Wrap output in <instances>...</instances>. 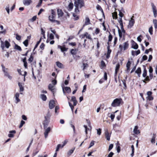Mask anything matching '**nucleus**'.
I'll list each match as a JSON object with an SVG mask.
<instances>
[{
	"label": "nucleus",
	"mask_w": 157,
	"mask_h": 157,
	"mask_svg": "<svg viewBox=\"0 0 157 157\" xmlns=\"http://www.w3.org/2000/svg\"><path fill=\"white\" fill-rule=\"evenodd\" d=\"M121 18L122 17H121V18L119 19V23L120 24L121 26V28L122 29L123 27V25L122 23V19Z\"/></svg>",
	"instance_id": "40"
},
{
	"label": "nucleus",
	"mask_w": 157,
	"mask_h": 157,
	"mask_svg": "<svg viewBox=\"0 0 157 157\" xmlns=\"http://www.w3.org/2000/svg\"><path fill=\"white\" fill-rule=\"evenodd\" d=\"M82 38H84L85 36L89 39H91V38L90 35L88 34L87 32L85 33L84 34L82 35Z\"/></svg>",
	"instance_id": "25"
},
{
	"label": "nucleus",
	"mask_w": 157,
	"mask_h": 157,
	"mask_svg": "<svg viewBox=\"0 0 157 157\" xmlns=\"http://www.w3.org/2000/svg\"><path fill=\"white\" fill-rule=\"evenodd\" d=\"M105 136L107 140L109 141V140L110 135L108 131H106L105 132Z\"/></svg>",
	"instance_id": "26"
},
{
	"label": "nucleus",
	"mask_w": 157,
	"mask_h": 157,
	"mask_svg": "<svg viewBox=\"0 0 157 157\" xmlns=\"http://www.w3.org/2000/svg\"><path fill=\"white\" fill-rule=\"evenodd\" d=\"M131 148L132 149V153L131 154V156L132 157L134 155V148L133 145H132L131 147Z\"/></svg>",
	"instance_id": "36"
},
{
	"label": "nucleus",
	"mask_w": 157,
	"mask_h": 157,
	"mask_svg": "<svg viewBox=\"0 0 157 157\" xmlns=\"http://www.w3.org/2000/svg\"><path fill=\"white\" fill-rule=\"evenodd\" d=\"M88 126L89 128H88L87 126L86 125H84V127L85 128V132L86 134H87L88 131H91V126L90 125V122H88Z\"/></svg>",
	"instance_id": "12"
},
{
	"label": "nucleus",
	"mask_w": 157,
	"mask_h": 157,
	"mask_svg": "<svg viewBox=\"0 0 157 157\" xmlns=\"http://www.w3.org/2000/svg\"><path fill=\"white\" fill-rule=\"evenodd\" d=\"M132 48L135 49H137L138 48L137 44L133 41L132 43Z\"/></svg>",
	"instance_id": "21"
},
{
	"label": "nucleus",
	"mask_w": 157,
	"mask_h": 157,
	"mask_svg": "<svg viewBox=\"0 0 157 157\" xmlns=\"http://www.w3.org/2000/svg\"><path fill=\"white\" fill-rule=\"evenodd\" d=\"M18 85L19 87L20 92V94H22V93L21 92H23L24 90V89L23 87L24 84L21 82H19L18 83Z\"/></svg>",
	"instance_id": "10"
},
{
	"label": "nucleus",
	"mask_w": 157,
	"mask_h": 157,
	"mask_svg": "<svg viewBox=\"0 0 157 157\" xmlns=\"http://www.w3.org/2000/svg\"><path fill=\"white\" fill-rule=\"evenodd\" d=\"M14 48L15 49H17L19 51H21V47L20 46L18 45L17 44L15 45V47H14Z\"/></svg>",
	"instance_id": "41"
},
{
	"label": "nucleus",
	"mask_w": 157,
	"mask_h": 157,
	"mask_svg": "<svg viewBox=\"0 0 157 157\" xmlns=\"http://www.w3.org/2000/svg\"><path fill=\"white\" fill-rule=\"evenodd\" d=\"M62 145L61 144H59L57 145V146L56 147V151L57 152L59 151V149L60 148H62L63 147H62Z\"/></svg>",
	"instance_id": "43"
},
{
	"label": "nucleus",
	"mask_w": 157,
	"mask_h": 157,
	"mask_svg": "<svg viewBox=\"0 0 157 157\" xmlns=\"http://www.w3.org/2000/svg\"><path fill=\"white\" fill-rule=\"evenodd\" d=\"M40 98L43 101H45L47 99L46 96L44 94H41L40 96Z\"/></svg>",
	"instance_id": "37"
},
{
	"label": "nucleus",
	"mask_w": 157,
	"mask_h": 157,
	"mask_svg": "<svg viewBox=\"0 0 157 157\" xmlns=\"http://www.w3.org/2000/svg\"><path fill=\"white\" fill-rule=\"evenodd\" d=\"M25 122L24 121H23V120L21 121V122L19 126V128H20L21 127H22V126H23V125L25 124Z\"/></svg>",
	"instance_id": "51"
},
{
	"label": "nucleus",
	"mask_w": 157,
	"mask_h": 157,
	"mask_svg": "<svg viewBox=\"0 0 157 157\" xmlns=\"http://www.w3.org/2000/svg\"><path fill=\"white\" fill-rule=\"evenodd\" d=\"M104 78L105 80H106L107 78V73L105 72L104 75Z\"/></svg>",
	"instance_id": "60"
},
{
	"label": "nucleus",
	"mask_w": 157,
	"mask_h": 157,
	"mask_svg": "<svg viewBox=\"0 0 157 157\" xmlns=\"http://www.w3.org/2000/svg\"><path fill=\"white\" fill-rule=\"evenodd\" d=\"M19 94L18 93H16L15 95V98L16 101V103H17L20 101V100L19 98Z\"/></svg>",
	"instance_id": "22"
},
{
	"label": "nucleus",
	"mask_w": 157,
	"mask_h": 157,
	"mask_svg": "<svg viewBox=\"0 0 157 157\" xmlns=\"http://www.w3.org/2000/svg\"><path fill=\"white\" fill-rule=\"evenodd\" d=\"M58 48H60L61 51L62 52H63L64 51H67V48H65V47H62V46L58 45Z\"/></svg>",
	"instance_id": "30"
},
{
	"label": "nucleus",
	"mask_w": 157,
	"mask_h": 157,
	"mask_svg": "<svg viewBox=\"0 0 157 157\" xmlns=\"http://www.w3.org/2000/svg\"><path fill=\"white\" fill-rule=\"evenodd\" d=\"M149 32L151 35H152L153 34V30L152 27H151L149 29Z\"/></svg>",
	"instance_id": "54"
},
{
	"label": "nucleus",
	"mask_w": 157,
	"mask_h": 157,
	"mask_svg": "<svg viewBox=\"0 0 157 157\" xmlns=\"http://www.w3.org/2000/svg\"><path fill=\"white\" fill-rule=\"evenodd\" d=\"M51 116V114L49 112H48L47 113L46 115L45 116V117H46L47 118H50Z\"/></svg>",
	"instance_id": "50"
},
{
	"label": "nucleus",
	"mask_w": 157,
	"mask_h": 157,
	"mask_svg": "<svg viewBox=\"0 0 157 157\" xmlns=\"http://www.w3.org/2000/svg\"><path fill=\"white\" fill-rule=\"evenodd\" d=\"M71 53L73 55H75L77 53V51L76 49H72L71 50Z\"/></svg>",
	"instance_id": "47"
},
{
	"label": "nucleus",
	"mask_w": 157,
	"mask_h": 157,
	"mask_svg": "<svg viewBox=\"0 0 157 157\" xmlns=\"http://www.w3.org/2000/svg\"><path fill=\"white\" fill-rule=\"evenodd\" d=\"M109 46H108L107 48L108 51L106 56V58L107 59L109 58V57L110 54L111 52V50L109 49Z\"/></svg>",
	"instance_id": "27"
},
{
	"label": "nucleus",
	"mask_w": 157,
	"mask_h": 157,
	"mask_svg": "<svg viewBox=\"0 0 157 157\" xmlns=\"http://www.w3.org/2000/svg\"><path fill=\"white\" fill-rule=\"evenodd\" d=\"M64 90L65 91H66L67 93H70L71 92V89L70 87H65L64 88Z\"/></svg>",
	"instance_id": "38"
},
{
	"label": "nucleus",
	"mask_w": 157,
	"mask_h": 157,
	"mask_svg": "<svg viewBox=\"0 0 157 157\" xmlns=\"http://www.w3.org/2000/svg\"><path fill=\"white\" fill-rule=\"evenodd\" d=\"M23 3L25 6H28L32 2V0H23Z\"/></svg>",
	"instance_id": "14"
},
{
	"label": "nucleus",
	"mask_w": 157,
	"mask_h": 157,
	"mask_svg": "<svg viewBox=\"0 0 157 157\" xmlns=\"http://www.w3.org/2000/svg\"><path fill=\"white\" fill-rule=\"evenodd\" d=\"M50 127H48L46 128V129H45V132L44 133V136L45 138H46L47 137L48 133L50 132Z\"/></svg>",
	"instance_id": "17"
},
{
	"label": "nucleus",
	"mask_w": 157,
	"mask_h": 157,
	"mask_svg": "<svg viewBox=\"0 0 157 157\" xmlns=\"http://www.w3.org/2000/svg\"><path fill=\"white\" fill-rule=\"evenodd\" d=\"M113 144H110L108 150L109 151H110L113 148Z\"/></svg>",
	"instance_id": "58"
},
{
	"label": "nucleus",
	"mask_w": 157,
	"mask_h": 157,
	"mask_svg": "<svg viewBox=\"0 0 157 157\" xmlns=\"http://www.w3.org/2000/svg\"><path fill=\"white\" fill-rule=\"evenodd\" d=\"M70 126L73 128V132H74V133H75V127L74 126V125H73L71 123L70 124Z\"/></svg>",
	"instance_id": "56"
},
{
	"label": "nucleus",
	"mask_w": 157,
	"mask_h": 157,
	"mask_svg": "<svg viewBox=\"0 0 157 157\" xmlns=\"http://www.w3.org/2000/svg\"><path fill=\"white\" fill-rule=\"evenodd\" d=\"M101 66L103 67H104L105 66V63L104 61H101Z\"/></svg>",
	"instance_id": "63"
},
{
	"label": "nucleus",
	"mask_w": 157,
	"mask_h": 157,
	"mask_svg": "<svg viewBox=\"0 0 157 157\" xmlns=\"http://www.w3.org/2000/svg\"><path fill=\"white\" fill-rule=\"evenodd\" d=\"M2 71L4 73V75L5 76L8 78V79L11 80L12 79V77L7 72V69L5 68V67L3 65H2Z\"/></svg>",
	"instance_id": "6"
},
{
	"label": "nucleus",
	"mask_w": 157,
	"mask_h": 157,
	"mask_svg": "<svg viewBox=\"0 0 157 157\" xmlns=\"http://www.w3.org/2000/svg\"><path fill=\"white\" fill-rule=\"evenodd\" d=\"M48 89L50 90L52 92H54L55 89V86L52 84H50L48 86Z\"/></svg>",
	"instance_id": "16"
},
{
	"label": "nucleus",
	"mask_w": 157,
	"mask_h": 157,
	"mask_svg": "<svg viewBox=\"0 0 157 157\" xmlns=\"http://www.w3.org/2000/svg\"><path fill=\"white\" fill-rule=\"evenodd\" d=\"M156 138V134H153L152 138L151 140V142L152 144H154L155 143V139Z\"/></svg>",
	"instance_id": "31"
},
{
	"label": "nucleus",
	"mask_w": 157,
	"mask_h": 157,
	"mask_svg": "<svg viewBox=\"0 0 157 157\" xmlns=\"http://www.w3.org/2000/svg\"><path fill=\"white\" fill-rule=\"evenodd\" d=\"M113 154H114L113 152H110L107 157H112Z\"/></svg>",
	"instance_id": "64"
},
{
	"label": "nucleus",
	"mask_w": 157,
	"mask_h": 157,
	"mask_svg": "<svg viewBox=\"0 0 157 157\" xmlns=\"http://www.w3.org/2000/svg\"><path fill=\"white\" fill-rule=\"evenodd\" d=\"M45 44L43 43H42L40 46V48L42 50H43L45 47Z\"/></svg>",
	"instance_id": "53"
},
{
	"label": "nucleus",
	"mask_w": 157,
	"mask_h": 157,
	"mask_svg": "<svg viewBox=\"0 0 157 157\" xmlns=\"http://www.w3.org/2000/svg\"><path fill=\"white\" fill-rule=\"evenodd\" d=\"M43 0H39L38 5L36 6V7H39L41 6V4H42V1Z\"/></svg>",
	"instance_id": "55"
},
{
	"label": "nucleus",
	"mask_w": 157,
	"mask_h": 157,
	"mask_svg": "<svg viewBox=\"0 0 157 157\" xmlns=\"http://www.w3.org/2000/svg\"><path fill=\"white\" fill-rule=\"evenodd\" d=\"M50 119L45 117V120L44 121L43 124L44 125V128H46L48 125V124L50 122Z\"/></svg>",
	"instance_id": "9"
},
{
	"label": "nucleus",
	"mask_w": 157,
	"mask_h": 157,
	"mask_svg": "<svg viewBox=\"0 0 157 157\" xmlns=\"http://www.w3.org/2000/svg\"><path fill=\"white\" fill-rule=\"evenodd\" d=\"M23 44H24L25 47H27L28 44V40L27 39L24 41L23 42Z\"/></svg>",
	"instance_id": "49"
},
{
	"label": "nucleus",
	"mask_w": 157,
	"mask_h": 157,
	"mask_svg": "<svg viewBox=\"0 0 157 157\" xmlns=\"http://www.w3.org/2000/svg\"><path fill=\"white\" fill-rule=\"evenodd\" d=\"M147 71L145 67H144V70L143 71L142 76L144 78V79L143 80L144 82L146 83L147 82H148L150 81L149 77L148 76H147Z\"/></svg>",
	"instance_id": "3"
},
{
	"label": "nucleus",
	"mask_w": 157,
	"mask_h": 157,
	"mask_svg": "<svg viewBox=\"0 0 157 157\" xmlns=\"http://www.w3.org/2000/svg\"><path fill=\"white\" fill-rule=\"evenodd\" d=\"M74 5L75 12L76 14L79 13L80 12L79 9L84 6L83 0H75Z\"/></svg>",
	"instance_id": "1"
},
{
	"label": "nucleus",
	"mask_w": 157,
	"mask_h": 157,
	"mask_svg": "<svg viewBox=\"0 0 157 157\" xmlns=\"http://www.w3.org/2000/svg\"><path fill=\"white\" fill-rule=\"evenodd\" d=\"M153 23L154 25V26L155 29L157 28V20L156 19L153 20Z\"/></svg>",
	"instance_id": "45"
},
{
	"label": "nucleus",
	"mask_w": 157,
	"mask_h": 157,
	"mask_svg": "<svg viewBox=\"0 0 157 157\" xmlns=\"http://www.w3.org/2000/svg\"><path fill=\"white\" fill-rule=\"evenodd\" d=\"M128 47V42H125L123 44V48L125 50Z\"/></svg>",
	"instance_id": "29"
},
{
	"label": "nucleus",
	"mask_w": 157,
	"mask_h": 157,
	"mask_svg": "<svg viewBox=\"0 0 157 157\" xmlns=\"http://www.w3.org/2000/svg\"><path fill=\"white\" fill-rule=\"evenodd\" d=\"M56 16V15L55 12L53 10H52L51 15H49L48 17L49 20L52 22H56L57 24H60V22L59 21L54 19L55 18Z\"/></svg>",
	"instance_id": "2"
},
{
	"label": "nucleus",
	"mask_w": 157,
	"mask_h": 157,
	"mask_svg": "<svg viewBox=\"0 0 157 157\" xmlns=\"http://www.w3.org/2000/svg\"><path fill=\"white\" fill-rule=\"evenodd\" d=\"M118 32L119 33V35L120 38H121L123 36H124V35L125 33V31L124 29V28L123 27V28H121V30H120L118 27Z\"/></svg>",
	"instance_id": "8"
},
{
	"label": "nucleus",
	"mask_w": 157,
	"mask_h": 157,
	"mask_svg": "<svg viewBox=\"0 0 157 157\" xmlns=\"http://www.w3.org/2000/svg\"><path fill=\"white\" fill-rule=\"evenodd\" d=\"M141 72V70L140 67H138L136 71L135 72L138 75V76L140 77V74Z\"/></svg>",
	"instance_id": "23"
},
{
	"label": "nucleus",
	"mask_w": 157,
	"mask_h": 157,
	"mask_svg": "<svg viewBox=\"0 0 157 157\" xmlns=\"http://www.w3.org/2000/svg\"><path fill=\"white\" fill-rule=\"evenodd\" d=\"M56 65L58 67L60 68H63V65L62 64L59 62H56Z\"/></svg>",
	"instance_id": "35"
},
{
	"label": "nucleus",
	"mask_w": 157,
	"mask_h": 157,
	"mask_svg": "<svg viewBox=\"0 0 157 157\" xmlns=\"http://www.w3.org/2000/svg\"><path fill=\"white\" fill-rule=\"evenodd\" d=\"M16 39L17 40H20L21 39V36L17 34L16 36Z\"/></svg>",
	"instance_id": "61"
},
{
	"label": "nucleus",
	"mask_w": 157,
	"mask_h": 157,
	"mask_svg": "<svg viewBox=\"0 0 157 157\" xmlns=\"http://www.w3.org/2000/svg\"><path fill=\"white\" fill-rule=\"evenodd\" d=\"M153 71V68L152 67L150 66L149 70V77L151 78L153 77V74H152Z\"/></svg>",
	"instance_id": "28"
},
{
	"label": "nucleus",
	"mask_w": 157,
	"mask_h": 157,
	"mask_svg": "<svg viewBox=\"0 0 157 157\" xmlns=\"http://www.w3.org/2000/svg\"><path fill=\"white\" fill-rule=\"evenodd\" d=\"M16 132L15 130H12L9 131L10 134H8V136L9 137L12 138L14 136L13 134H15Z\"/></svg>",
	"instance_id": "19"
},
{
	"label": "nucleus",
	"mask_w": 157,
	"mask_h": 157,
	"mask_svg": "<svg viewBox=\"0 0 157 157\" xmlns=\"http://www.w3.org/2000/svg\"><path fill=\"white\" fill-rule=\"evenodd\" d=\"M33 59V56H32L31 55L30 56V58H29V59H28L29 62H32Z\"/></svg>",
	"instance_id": "62"
},
{
	"label": "nucleus",
	"mask_w": 157,
	"mask_h": 157,
	"mask_svg": "<svg viewBox=\"0 0 157 157\" xmlns=\"http://www.w3.org/2000/svg\"><path fill=\"white\" fill-rule=\"evenodd\" d=\"M55 101L54 100H52L49 102V105L50 109H53L55 107Z\"/></svg>",
	"instance_id": "15"
},
{
	"label": "nucleus",
	"mask_w": 157,
	"mask_h": 157,
	"mask_svg": "<svg viewBox=\"0 0 157 157\" xmlns=\"http://www.w3.org/2000/svg\"><path fill=\"white\" fill-rule=\"evenodd\" d=\"M151 5L152 10L154 16L156 17L157 15V11L156 6L153 3H151Z\"/></svg>",
	"instance_id": "7"
},
{
	"label": "nucleus",
	"mask_w": 157,
	"mask_h": 157,
	"mask_svg": "<svg viewBox=\"0 0 157 157\" xmlns=\"http://www.w3.org/2000/svg\"><path fill=\"white\" fill-rule=\"evenodd\" d=\"M141 37H142L141 35H140L139 36H138L137 38V40L139 42H140L142 41V40L141 38Z\"/></svg>",
	"instance_id": "59"
},
{
	"label": "nucleus",
	"mask_w": 157,
	"mask_h": 157,
	"mask_svg": "<svg viewBox=\"0 0 157 157\" xmlns=\"http://www.w3.org/2000/svg\"><path fill=\"white\" fill-rule=\"evenodd\" d=\"M140 53V51L139 50H138L137 51H132V55L133 56L135 55H137Z\"/></svg>",
	"instance_id": "24"
},
{
	"label": "nucleus",
	"mask_w": 157,
	"mask_h": 157,
	"mask_svg": "<svg viewBox=\"0 0 157 157\" xmlns=\"http://www.w3.org/2000/svg\"><path fill=\"white\" fill-rule=\"evenodd\" d=\"M108 42L107 43V44L109 45V42L111 41V40L112 39V36L111 34H109V36L108 37Z\"/></svg>",
	"instance_id": "46"
},
{
	"label": "nucleus",
	"mask_w": 157,
	"mask_h": 157,
	"mask_svg": "<svg viewBox=\"0 0 157 157\" xmlns=\"http://www.w3.org/2000/svg\"><path fill=\"white\" fill-rule=\"evenodd\" d=\"M121 99H115L112 103L111 106L114 107L119 106L121 103Z\"/></svg>",
	"instance_id": "5"
},
{
	"label": "nucleus",
	"mask_w": 157,
	"mask_h": 157,
	"mask_svg": "<svg viewBox=\"0 0 157 157\" xmlns=\"http://www.w3.org/2000/svg\"><path fill=\"white\" fill-rule=\"evenodd\" d=\"M90 24V20L88 17H86L85 19L84 25H88Z\"/></svg>",
	"instance_id": "32"
},
{
	"label": "nucleus",
	"mask_w": 157,
	"mask_h": 157,
	"mask_svg": "<svg viewBox=\"0 0 157 157\" xmlns=\"http://www.w3.org/2000/svg\"><path fill=\"white\" fill-rule=\"evenodd\" d=\"M68 9L69 11H71L73 7V4L71 3L70 2L68 5Z\"/></svg>",
	"instance_id": "33"
},
{
	"label": "nucleus",
	"mask_w": 157,
	"mask_h": 157,
	"mask_svg": "<svg viewBox=\"0 0 157 157\" xmlns=\"http://www.w3.org/2000/svg\"><path fill=\"white\" fill-rule=\"evenodd\" d=\"M135 21L132 18H131V20L129 21V23L128 25V28H131L134 25Z\"/></svg>",
	"instance_id": "13"
},
{
	"label": "nucleus",
	"mask_w": 157,
	"mask_h": 157,
	"mask_svg": "<svg viewBox=\"0 0 157 157\" xmlns=\"http://www.w3.org/2000/svg\"><path fill=\"white\" fill-rule=\"evenodd\" d=\"M73 16L74 17V19H75V20H77L78 19V17L77 15L75 13H73Z\"/></svg>",
	"instance_id": "44"
},
{
	"label": "nucleus",
	"mask_w": 157,
	"mask_h": 157,
	"mask_svg": "<svg viewBox=\"0 0 157 157\" xmlns=\"http://www.w3.org/2000/svg\"><path fill=\"white\" fill-rule=\"evenodd\" d=\"M57 13L59 17H61L62 16L63 13L60 9L57 10Z\"/></svg>",
	"instance_id": "34"
},
{
	"label": "nucleus",
	"mask_w": 157,
	"mask_h": 157,
	"mask_svg": "<svg viewBox=\"0 0 157 157\" xmlns=\"http://www.w3.org/2000/svg\"><path fill=\"white\" fill-rule=\"evenodd\" d=\"M9 5H7L6 7V10L8 13L9 14L10 13V10H9Z\"/></svg>",
	"instance_id": "52"
},
{
	"label": "nucleus",
	"mask_w": 157,
	"mask_h": 157,
	"mask_svg": "<svg viewBox=\"0 0 157 157\" xmlns=\"http://www.w3.org/2000/svg\"><path fill=\"white\" fill-rule=\"evenodd\" d=\"M131 62L129 61H128L127 64H126V67H130L131 65Z\"/></svg>",
	"instance_id": "57"
},
{
	"label": "nucleus",
	"mask_w": 157,
	"mask_h": 157,
	"mask_svg": "<svg viewBox=\"0 0 157 157\" xmlns=\"http://www.w3.org/2000/svg\"><path fill=\"white\" fill-rule=\"evenodd\" d=\"M112 16L113 19H116L117 18V14L116 12L112 13Z\"/></svg>",
	"instance_id": "42"
},
{
	"label": "nucleus",
	"mask_w": 157,
	"mask_h": 157,
	"mask_svg": "<svg viewBox=\"0 0 157 157\" xmlns=\"http://www.w3.org/2000/svg\"><path fill=\"white\" fill-rule=\"evenodd\" d=\"M75 149V148H74L70 150L67 153V155L68 156H70L73 152Z\"/></svg>",
	"instance_id": "39"
},
{
	"label": "nucleus",
	"mask_w": 157,
	"mask_h": 157,
	"mask_svg": "<svg viewBox=\"0 0 157 157\" xmlns=\"http://www.w3.org/2000/svg\"><path fill=\"white\" fill-rule=\"evenodd\" d=\"M133 132L136 134H138L140 133V131L138 129V127L136 126L133 129Z\"/></svg>",
	"instance_id": "18"
},
{
	"label": "nucleus",
	"mask_w": 157,
	"mask_h": 157,
	"mask_svg": "<svg viewBox=\"0 0 157 157\" xmlns=\"http://www.w3.org/2000/svg\"><path fill=\"white\" fill-rule=\"evenodd\" d=\"M0 29L1 30H2L0 32V34L5 35L6 33V29H4L2 25L0 26Z\"/></svg>",
	"instance_id": "20"
},
{
	"label": "nucleus",
	"mask_w": 157,
	"mask_h": 157,
	"mask_svg": "<svg viewBox=\"0 0 157 157\" xmlns=\"http://www.w3.org/2000/svg\"><path fill=\"white\" fill-rule=\"evenodd\" d=\"M0 41L1 44V47L3 50L6 47L7 48H8L10 46V43L7 40H5L4 42L2 40L1 38H0Z\"/></svg>",
	"instance_id": "4"
},
{
	"label": "nucleus",
	"mask_w": 157,
	"mask_h": 157,
	"mask_svg": "<svg viewBox=\"0 0 157 157\" xmlns=\"http://www.w3.org/2000/svg\"><path fill=\"white\" fill-rule=\"evenodd\" d=\"M120 65L119 63H117L116 64L115 68V79L117 82V72L118 71L119 68H120Z\"/></svg>",
	"instance_id": "11"
},
{
	"label": "nucleus",
	"mask_w": 157,
	"mask_h": 157,
	"mask_svg": "<svg viewBox=\"0 0 157 157\" xmlns=\"http://www.w3.org/2000/svg\"><path fill=\"white\" fill-rule=\"evenodd\" d=\"M41 37L40 38V40L39 41H37L36 44V45H35V47L34 48L33 50H34L38 47L39 44L40 42V41H41Z\"/></svg>",
	"instance_id": "48"
}]
</instances>
